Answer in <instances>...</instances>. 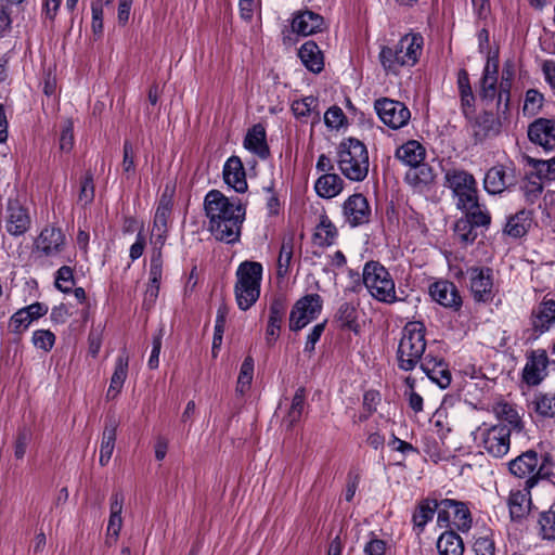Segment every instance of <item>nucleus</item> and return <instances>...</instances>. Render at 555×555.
Returning a JSON list of instances; mask_svg holds the SVG:
<instances>
[{
	"label": "nucleus",
	"mask_w": 555,
	"mask_h": 555,
	"mask_svg": "<svg viewBox=\"0 0 555 555\" xmlns=\"http://www.w3.org/2000/svg\"><path fill=\"white\" fill-rule=\"evenodd\" d=\"M209 231L216 240L233 244L240 240L246 207L236 197L229 198L218 190L209 191L204 201Z\"/></svg>",
	"instance_id": "1"
},
{
	"label": "nucleus",
	"mask_w": 555,
	"mask_h": 555,
	"mask_svg": "<svg viewBox=\"0 0 555 555\" xmlns=\"http://www.w3.org/2000/svg\"><path fill=\"white\" fill-rule=\"evenodd\" d=\"M425 349V325L421 322L406 323L397 350L398 367L406 372L414 370Z\"/></svg>",
	"instance_id": "2"
},
{
	"label": "nucleus",
	"mask_w": 555,
	"mask_h": 555,
	"mask_svg": "<svg viewBox=\"0 0 555 555\" xmlns=\"http://www.w3.org/2000/svg\"><path fill=\"white\" fill-rule=\"evenodd\" d=\"M338 166L341 173L351 181H363L369 173V153L364 143L354 138L344 140L339 145Z\"/></svg>",
	"instance_id": "3"
},
{
	"label": "nucleus",
	"mask_w": 555,
	"mask_h": 555,
	"mask_svg": "<svg viewBox=\"0 0 555 555\" xmlns=\"http://www.w3.org/2000/svg\"><path fill=\"white\" fill-rule=\"evenodd\" d=\"M262 264L257 261H243L236 270L234 286L235 299L241 310H248L260 296Z\"/></svg>",
	"instance_id": "4"
},
{
	"label": "nucleus",
	"mask_w": 555,
	"mask_h": 555,
	"mask_svg": "<svg viewBox=\"0 0 555 555\" xmlns=\"http://www.w3.org/2000/svg\"><path fill=\"white\" fill-rule=\"evenodd\" d=\"M363 284L378 301L393 304L397 301L395 282L388 270L378 261H367L363 268Z\"/></svg>",
	"instance_id": "5"
},
{
	"label": "nucleus",
	"mask_w": 555,
	"mask_h": 555,
	"mask_svg": "<svg viewBox=\"0 0 555 555\" xmlns=\"http://www.w3.org/2000/svg\"><path fill=\"white\" fill-rule=\"evenodd\" d=\"M480 446L491 456L501 459L511 448V428L503 423L478 429Z\"/></svg>",
	"instance_id": "6"
},
{
	"label": "nucleus",
	"mask_w": 555,
	"mask_h": 555,
	"mask_svg": "<svg viewBox=\"0 0 555 555\" xmlns=\"http://www.w3.org/2000/svg\"><path fill=\"white\" fill-rule=\"evenodd\" d=\"M323 299L319 294H309L296 301L289 315V328L297 332L315 320L322 311Z\"/></svg>",
	"instance_id": "7"
},
{
	"label": "nucleus",
	"mask_w": 555,
	"mask_h": 555,
	"mask_svg": "<svg viewBox=\"0 0 555 555\" xmlns=\"http://www.w3.org/2000/svg\"><path fill=\"white\" fill-rule=\"evenodd\" d=\"M374 108L379 119L391 129H400L408 125L411 113L404 103L388 98L377 99Z\"/></svg>",
	"instance_id": "8"
},
{
	"label": "nucleus",
	"mask_w": 555,
	"mask_h": 555,
	"mask_svg": "<svg viewBox=\"0 0 555 555\" xmlns=\"http://www.w3.org/2000/svg\"><path fill=\"white\" fill-rule=\"evenodd\" d=\"M444 179L446 185L457 197V207L464 203H472V198L477 196V183L469 172L462 169H450L446 172Z\"/></svg>",
	"instance_id": "9"
},
{
	"label": "nucleus",
	"mask_w": 555,
	"mask_h": 555,
	"mask_svg": "<svg viewBox=\"0 0 555 555\" xmlns=\"http://www.w3.org/2000/svg\"><path fill=\"white\" fill-rule=\"evenodd\" d=\"M66 248V236L60 228L46 227L34 242V251L40 257L54 258Z\"/></svg>",
	"instance_id": "10"
},
{
	"label": "nucleus",
	"mask_w": 555,
	"mask_h": 555,
	"mask_svg": "<svg viewBox=\"0 0 555 555\" xmlns=\"http://www.w3.org/2000/svg\"><path fill=\"white\" fill-rule=\"evenodd\" d=\"M470 292L477 301L487 302L492 299V270L487 267H470L466 270Z\"/></svg>",
	"instance_id": "11"
},
{
	"label": "nucleus",
	"mask_w": 555,
	"mask_h": 555,
	"mask_svg": "<svg viewBox=\"0 0 555 555\" xmlns=\"http://www.w3.org/2000/svg\"><path fill=\"white\" fill-rule=\"evenodd\" d=\"M516 184L517 176L515 169L503 165L490 168L483 180L485 189L490 194H500Z\"/></svg>",
	"instance_id": "12"
},
{
	"label": "nucleus",
	"mask_w": 555,
	"mask_h": 555,
	"mask_svg": "<svg viewBox=\"0 0 555 555\" xmlns=\"http://www.w3.org/2000/svg\"><path fill=\"white\" fill-rule=\"evenodd\" d=\"M548 358L545 350H533L522 370V380L529 386H538L547 376Z\"/></svg>",
	"instance_id": "13"
},
{
	"label": "nucleus",
	"mask_w": 555,
	"mask_h": 555,
	"mask_svg": "<svg viewBox=\"0 0 555 555\" xmlns=\"http://www.w3.org/2000/svg\"><path fill=\"white\" fill-rule=\"evenodd\" d=\"M530 141L544 149L545 152H555V120L539 118L528 128Z\"/></svg>",
	"instance_id": "14"
},
{
	"label": "nucleus",
	"mask_w": 555,
	"mask_h": 555,
	"mask_svg": "<svg viewBox=\"0 0 555 555\" xmlns=\"http://www.w3.org/2000/svg\"><path fill=\"white\" fill-rule=\"evenodd\" d=\"M346 221L351 227L367 223L371 217V208L367 199L362 194L349 196L343 206Z\"/></svg>",
	"instance_id": "15"
},
{
	"label": "nucleus",
	"mask_w": 555,
	"mask_h": 555,
	"mask_svg": "<svg viewBox=\"0 0 555 555\" xmlns=\"http://www.w3.org/2000/svg\"><path fill=\"white\" fill-rule=\"evenodd\" d=\"M429 294L436 302L446 308L456 311L462 307V298L452 282L442 280L433 283L429 287Z\"/></svg>",
	"instance_id": "16"
},
{
	"label": "nucleus",
	"mask_w": 555,
	"mask_h": 555,
	"mask_svg": "<svg viewBox=\"0 0 555 555\" xmlns=\"http://www.w3.org/2000/svg\"><path fill=\"white\" fill-rule=\"evenodd\" d=\"M30 227L27 210L17 202L10 199L7 206L5 229L14 236L24 234Z\"/></svg>",
	"instance_id": "17"
},
{
	"label": "nucleus",
	"mask_w": 555,
	"mask_h": 555,
	"mask_svg": "<svg viewBox=\"0 0 555 555\" xmlns=\"http://www.w3.org/2000/svg\"><path fill=\"white\" fill-rule=\"evenodd\" d=\"M538 452L534 450H527L508 462L509 473L517 478L526 479V481L533 477L538 478Z\"/></svg>",
	"instance_id": "18"
},
{
	"label": "nucleus",
	"mask_w": 555,
	"mask_h": 555,
	"mask_svg": "<svg viewBox=\"0 0 555 555\" xmlns=\"http://www.w3.org/2000/svg\"><path fill=\"white\" fill-rule=\"evenodd\" d=\"M224 182L238 193L247 190L246 173L240 157L231 156L223 167Z\"/></svg>",
	"instance_id": "19"
},
{
	"label": "nucleus",
	"mask_w": 555,
	"mask_h": 555,
	"mask_svg": "<svg viewBox=\"0 0 555 555\" xmlns=\"http://www.w3.org/2000/svg\"><path fill=\"white\" fill-rule=\"evenodd\" d=\"M555 323V300L544 299L532 311L531 324L533 331L538 334L547 332Z\"/></svg>",
	"instance_id": "20"
},
{
	"label": "nucleus",
	"mask_w": 555,
	"mask_h": 555,
	"mask_svg": "<svg viewBox=\"0 0 555 555\" xmlns=\"http://www.w3.org/2000/svg\"><path fill=\"white\" fill-rule=\"evenodd\" d=\"M498 93V63L488 60L480 79L479 96L485 102H493Z\"/></svg>",
	"instance_id": "21"
},
{
	"label": "nucleus",
	"mask_w": 555,
	"mask_h": 555,
	"mask_svg": "<svg viewBox=\"0 0 555 555\" xmlns=\"http://www.w3.org/2000/svg\"><path fill=\"white\" fill-rule=\"evenodd\" d=\"M286 305L283 299L275 298L269 309V321L266 331V341L269 346L273 345L280 335L281 323L284 318Z\"/></svg>",
	"instance_id": "22"
},
{
	"label": "nucleus",
	"mask_w": 555,
	"mask_h": 555,
	"mask_svg": "<svg viewBox=\"0 0 555 555\" xmlns=\"http://www.w3.org/2000/svg\"><path fill=\"white\" fill-rule=\"evenodd\" d=\"M323 17L312 11H305L297 14L292 23L295 33L301 36H309L320 31L323 26Z\"/></svg>",
	"instance_id": "23"
},
{
	"label": "nucleus",
	"mask_w": 555,
	"mask_h": 555,
	"mask_svg": "<svg viewBox=\"0 0 555 555\" xmlns=\"http://www.w3.org/2000/svg\"><path fill=\"white\" fill-rule=\"evenodd\" d=\"M292 111L295 117L302 122H308L309 119L312 124L320 121L319 100L315 96L309 95L295 100L292 103Z\"/></svg>",
	"instance_id": "24"
},
{
	"label": "nucleus",
	"mask_w": 555,
	"mask_h": 555,
	"mask_svg": "<svg viewBox=\"0 0 555 555\" xmlns=\"http://www.w3.org/2000/svg\"><path fill=\"white\" fill-rule=\"evenodd\" d=\"M530 490H512L508 495L507 505L513 520L522 519L530 511Z\"/></svg>",
	"instance_id": "25"
},
{
	"label": "nucleus",
	"mask_w": 555,
	"mask_h": 555,
	"mask_svg": "<svg viewBox=\"0 0 555 555\" xmlns=\"http://www.w3.org/2000/svg\"><path fill=\"white\" fill-rule=\"evenodd\" d=\"M244 146L262 159L269 156L270 152L266 142V130L263 126L257 124L248 130L244 140Z\"/></svg>",
	"instance_id": "26"
},
{
	"label": "nucleus",
	"mask_w": 555,
	"mask_h": 555,
	"mask_svg": "<svg viewBox=\"0 0 555 555\" xmlns=\"http://www.w3.org/2000/svg\"><path fill=\"white\" fill-rule=\"evenodd\" d=\"M117 426L118 423L114 417H108L106 420V424L102 434L99 459V462L102 466L107 465L113 455L116 441Z\"/></svg>",
	"instance_id": "27"
},
{
	"label": "nucleus",
	"mask_w": 555,
	"mask_h": 555,
	"mask_svg": "<svg viewBox=\"0 0 555 555\" xmlns=\"http://www.w3.org/2000/svg\"><path fill=\"white\" fill-rule=\"evenodd\" d=\"M500 122L492 113L479 115L472 125L473 135L476 142H482L486 138L499 132Z\"/></svg>",
	"instance_id": "28"
},
{
	"label": "nucleus",
	"mask_w": 555,
	"mask_h": 555,
	"mask_svg": "<svg viewBox=\"0 0 555 555\" xmlns=\"http://www.w3.org/2000/svg\"><path fill=\"white\" fill-rule=\"evenodd\" d=\"M298 55L302 64L310 72L318 74L323 69V55L320 48L314 41L309 40L305 42L300 47Z\"/></svg>",
	"instance_id": "29"
},
{
	"label": "nucleus",
	"mask_w": 555,
	"mask_h": 555,
	"mask_svg": "<svg viewBox=\"0 0 555 555\" xmlns=\"http://www.w3.org/2000/svg\"><path fill=\"white\" fill-rule=\"evenodd\" d=\"M457 208L465 212V218L463 219L472 224L476 227H487L490 224V214L486 206L478 202V195L472 198V203H464Z\"/></svg>",
	"instance_id": "30"
},
{
	"label": "nucleus",
	"mask_w": 555,
	"mask_h": 555,
	"mask_svg": "<svg viewBox=\"0 0 555 555\" xmlns=\"http://www.w3.org/2000/svg\"><path fill=\"white\" fill-rule=\"evenodd\" d=\"M425 155L424 146L415 140L408 141L396 151V157L410 168L424 162Z\"/></svg>",
	"instance_id": "31"
},
{
	"label": "nucleus",
	"mask_w": 555,
	"mask_h": 555,
	"mask_svg": "<svg viewBox=\"0 0 555 555\" xmlns=\"http://www.w3.org/2000/svg\"><path fill=\"white\" fill-rule=\"evenodd\" d=\"M439 555H463L464 543L453 530L441 533L436 543Z\"/></svg>",
	"instance_id": "32"
},
{
	"label": "nucleus",
	"mask_w": 555,
	"mask_h": 555,
	"mask_svg": "<svg viewBox=\"0 0 555 555\" xmlns=\"http://www.w3.org/2000/svg\"><path fill=\"white\" fill-rule=\"evenodd\" d=\"M354 302L344 301L338 306L334 320L339 323L341 328H347L354 333L359 332L358 309Z\"/></svg>",
	"instance_id": "33"
},
{
	"label": "nucleus",
	"mask_w": 555,
	"mask_h": 555,
	"mask_svg": "<svg viewBox=\"0 0 555 555\" xmlns=\"http://www.w3.org/2000/svg\"><path fill=\"white\" fill-rule=\"evenodd\" d=\"M531 227V211L521 209L511 216L506 222L504 232L515 238L524 236Z\"/></svg>",
	"instance_id": "34"
},
{
	"label": "nucleus",
	"mask_w": 555,
	"mask_h": 555,
	"mask_svg": "<svg viewBox=\"0 0 555 555\" xmlns=\"http://www.w3.org/2000/svg\"><path fill=\"white\" fill-rule=\"evenodd\" d=\"M128 362L129 359L127 356H119L116 360L115 370L111 378L109 387L106 392V398L115 399L116 396L120 392L124 383L127 378L128 373Z\"/></svg>",
	"instance_id": "35"
},
{
	"label": "nucleus",
	"mask_w": 555,
	"mask_h": 555,
	"mask_svg": "<svg viewBox=\"0 0 555 555\" xmlns=\"http://www.w3.org/2000/svg\"><path fill=\"white\" fill-rule=\"evenodd\" d=\"M437 508L438 502L436 500L426 499L420 502L412 516L417 534L424 531L425 526L433 519Z\"/></svg>",
	"instance_id": "36"
},
{
	"label": "nucleus",
	"mask_w": 555,
	"mask_h": 555,
	"mask_svg": "<svg viewBox=\"0 0 555 555\" xmlns=\"http://www.w3.org/2000/svg\"><path fill=\"white\" fill-rule=\"evenodd\" d=\"M344 181L336 173L321 176L314 185L315 192L323 198H332L343 190Z\"/></svg>",
	"instance_id": "37"
},
{
	"label": "nucleus",
	"mask_w": 555,
	"mask_h": 555,
	"mask_svg": "<svg viewBox=\"0 0 555 555\" xmlns=\"http://www.w3.org/2000/svg\"><path fill=\"white\" fill-rule=\"evenodd\" d=\"M446 507H451V515L453 516V524L460 531H467L472 526L470 513L463 502H457L450 499L442 500Z\"/></svg>",
	"instance_id": "38"
},
{
	"label": "nucleus",
	"mask_w": 555,
	"mask_h": 555,
	"mask_svg": "<svg viewBox=\"0 0 555 555\" xmlns=\"http://www.w3.org/2000/svg\"><path fill=\"white\" fill-rule=\"evenodd\" d=\"M171 201L166 196H162L153 222V232L158 238L165 237V234L167 232L168 219L171 212Z\"/></svg>",
	"instance_id": "39"
},
{
	"label": "nucleus",
	"mask_w": 555,
	"mask_h": 555,
	"mask_svg": "<svg viewBox=\"0 0 555 555\" xmlns=\"http://www.w3.org/2000/svg\"><path fill=\"white\" fill-rule=\"evenodd\" d=\"M295 237L294 234H287L283 237L279 258L276 274L279 278L287 275L294 253Z\"/></svg>",
	"instance_id": "40"
},
{
	"label": "nucleus",
	"mask_w": 555,
	"mask_h": 555,
	"mask_svg": "<svg viewBox=\"0 0 555 555\" xmlns=\"http://www.w3.org/2000/svg\"><path fill=\"white\" fill-rule=\"evenodd\" d=\"M496 417L511 428V431H521L524 423L518 412L508 403H500L494 408Z\"/></svg>",
	"instance_id": "41"
},
{
	"label": "nucleus",
	"mask_w": 555,
	"mask_h": 555,
	"mask_svg": "<svg viewBox=\"0 0 555 555\" xmlns=\"http://www.w3.org/2000/svg\"><path fill=\"white\" fill-rule=\"evenodd\" d=\"M435 175L433 169L422 162L421 164L411 167L405 173V180L413 186H423L434 181Z\"/></svg>",
	"instance_id": "42"
},
{
	"label": "nucleus",
	"mask_w": 555,
	"mask_h": 555,
	"mask_svg": "<svg viewBox=\"0 0 555 555\" xmlns=\"http://www.w3.org/2000/svg\"><path fill=\"white\" fill-rule=\"evenodd\" d=\"M337 236V229L327 216H321L314 232V241L321 246H330Z\"/></svg>",
	"instance_id": "43"
},
{
	"label": "nucleus",
	"mask_w": 555,
	"mask_h": 555,
	"mask_svg": "<svg viewBox=\"0 0 555 555\" xmlns=\"http://www.w3.org/2000/svg\"><path fill=\"white\" fill-rule=\"evenodd\" d=\"M305 400L306 389L304 387H299L293 397L291 408L283 421L287 428L294 427V425L300 420L305 409Z\"/></svg>",
	"instance_id": "44"
},
{
	"label": "nucleus",
	"mask_w": 555,
	"mask_h": 555,
	"mask_svg": "<svg viewBox=\"0 0 555 555\" xmlns=\"http://www.w3.org/2000/svg\"><path fill=\"white\" fill-rule=\"evenodd\" d=\"M538 463H539V468H538V473H537L538 478L533 477L530 480H527L526 481L527 489L534 488L540 481L548 480L554 475L552 472V468H551L553 465V457L551 454L545 453L540 456L538 455Z\"/></svg>",
	"instance_id": "45"
},
{
	"label": "nucleus",
	"mask_w": 555,
	"mask_h": 555,
	"mask_svg": "<svg viewBox=\"0 0 555 555\" xmlns=\"http://www.w3.org/2000/svg\"><path fill=\"white\" fill-rule=\"evenodd\" d=\"M520 190L529 203H534L543 191V181L534 172H531L522 181Z\"/></svg>",
	"instance_id": "46"
},
{
	"label": "nucleus",
	"mask_w": 555,
	"mask_h": 555,
	"mask_svg": "<svg viewBox=\"0 0 555 555\" xmlns=\"http://www.w3.org/2000/svg\"><path fill=\"white\" fill-rule=\"evenodd\" d=\"M254 376V359L250 356H247L240 370L236 392L240 395H244L250 387L251 380Z\"/></svg>",
	"instance_id": "47"
},
{
	"label": "nucleus",
	"mask_w": 555,
	"mask_h": 555,
	"mask_svg": "<svg viewBox=\"0 0 555 555\" xmlns=\"http://www.w3.org/2000/svg\"><path fill=\"white\" fill-rule=\"evenodd\" d=\"M405 49V56L411 61V65L417 62L422 51L423 38L420 35H405L401 38Z\"/></svg>",
	"instance_id": "48"
},
{
	"label": "nucleus",
	"mask_w": 555,
	"mask_h": 555,
	"mask_svg": "<svg viewBox=\"0 0 555 555\" xmlns=\"http://www.w3.org/2000/svg\"><path fill=\"white\" fill-rule=\"evenodd\" d=\"M535 412L543 417H555V393H540L534 400Z\"/></svg>",
	"instance_id": "49"
},
{
	"label": "nucleus",
	"mask_w": 555,
	"mask_h": 555,
	"mask_svg": "<svg viewBox=\"0 0 555 555\" xmlns=\"http://www.w3.org/2000/svg\"><path fill=\"white\" fill-rule=\"evenodd\" d=\"M529 163L533 166L534 173L544 180H555V157L547 160L530 159Z\"/></svg>",
	"instance_id": "50"
},
{
	"label": "nucleus",
	"mask_w": 555,
	"mask_h": 555,
	"mask_svg": "<svg viewBox=\"0 0 555 555\" xmlns=\"http://www.w3.org/2000/svg\"><path fill=\"white\" fill-rule=\"evenodd\" d=\"M382 67L387 73H396L399 67L398 56H396V50L392 47L383 46L378 55Z\"/></svg>",
	"instance_id": "51"
},
{
	"label": "nucleus",
	"mask_w": 555,
	"mask_h": 555,
	"mask_svg": "<svg viewBox=\"0 0 555 555\" xmlns=\"http://www.w3.org/2000/svg\"><path fill=\"white\" fill-rule=\"evenodd\" d=\"M75 285L73 269L62 266L55 274V286L63 293H69Z\"/></svg>",
	"instance_id": "52"
},
{
	"label": "nucleus",
	"mask_w": 555,
	"mask_h": 555,
	"mask_svg": "<svg viewBox=\"0 0 555 555\" xmlns=\"http://www.w3.org/2000/svg\"><path fill=\"white\" fill-rule=\"evenodd\" d=\"M228 307L222 304L219 306L217 310L216 324H215V333L212 339V349L219 348L222 344V336L224 333L225 319L228 315Z\"/></svg>",
	"instance_id": "53"
},
{
	"label": "nucleus",
	"mask_w": 555,
	"mask_h": 555,
	"mask_svg": "<svg viewBox=\"0 0 555 555\" xmlns=\"http://www.w3.org/2000/svg\"><path fill=\"white\" fill-rule=\"evenodd\" d=\"M539 524L543 539L555 540V508L541 514Z\"/></svg>",
	"instance_id": "54"
},
{
	"label": "nucleus",
	"mask_w": 555,
	"mask_h": 555,
	"mask_svg": "<svg viewBox=\"0 0 555 555\" xmlns=\"http://www.w3.org/2000/svg\"><path fill=\"white\" fill-rule=\"evenodd\" d=\"M475 228L477 227L469 221L460 219L455 223L454 231L462 243L472 244L477 237Z\"/></svg>",
	"instance_id": "55"
},
{
	"label": "nucleus",
	"mask_w": 555,
	"mask_h": 555,
	"mask_svg": "<svg viewBox=\"0 0 555 555\" xmlns=\"http://www.w3.org/2000/svg\"><path fill=\"white\" fill-rule=\"evenodd\" d=\"M94 197V184H93V176L90 172H87L83 179L81 180L80 191L78 195V202L86 206L93 201Z\"/></svg>",
	"instance_id": "56"
},
{
	"label": "nucleus",
	"mask_w": 555,
	"mask_h": 555,
	"mask_svg": "<svg viewBox=\"0 0 555 555\" xmlns=\"http://www.w3.org/2000/svg\"><path fill=\"white\" fill-rule=\"evenodd\" d=\"M33 318H30L26 313V310L22 308L11 317L9 327L11 332L20 334L26 328H28Z\"/></svg>",
	"instance_id": "57"
},
{
	"label": "nucleus",
	"mask_w": 555,
	"mask_h": 555,
	"mask_svg": "<svg viewBox=\"0 0 555 555\" xmlns=\"http://www.w3.org/2000/svg\"><path fill=\"white\" fill-rule=\"evenodd\" d=\"M55 341V335L49 330H38L33 334V343L35 347L44 351L52 349Z\"/></svg>",
	"instance_id": "58"
},
{
	"label": "nucleus",
	"mask_w": 555,
	"mask_h": 555,
	"mask_svg": "<svg viewBox=\"0 0 555 555\" xmlns=\"http://www.w3.org/2000/svg\"><path fill=\"white\" fill-rule=\"evenodd\" d=\"M74 146V125L70 119H66L62 125L60 135V150L63 152L72 151Z\"/></svg>",
	"instance_id": "59"
},
{
	"label": "nucleus",
	"mask_w": 555,
	"mask_h": 555,
	"mask_svg": "<svg viewBox=\"0 0 555 555\" xmlns=\"http://www.w3.org/2000/svg\"><path fill=\"white\" fill-rule=\"evenodd\" d=\"M346 117L338 106L330 107L324 114V122L328 128L338 129L344 125Z\"/></svg>",
	"instance_id": "60"
},
{
	"label": "nucleus",
	"mask_w": 555,
	"mask_h": 555,
	"mask_svg": "<svg viewBox=\"0 0 555 555\" xmlns=\"http://www.w3.org/2000/svg\"><path fill=\"white\" fill-rule=\"evenodd\" d=\"M163 274V259L160 250L153 254L150 263V282L151 284H160Z\"/></svg>",
	"instance_id": "61"
},
{
	"label": "nucleus",
	"mask_w": 555,
	"mask_h": 555,
	"mask_svg": "<svg viewBox=\"0 0 555 555\" xmlns=\"http://www.w3.org/2000/svg\"><path fill=\"white\" fill-rule=\"evenodd\" d=\"M164 336V326H160L157 334L153 337V347L152 352L149 359V367L154 370L158 367L159 364V353L162 349V339Z\"/></svg>",
	"instance_id": "62"
},
{
	"label": "nucleus",
	"mask_w": 555,
	"mask_h": 555,
	"mask_svg": "<svg viewBox=\"0 0 555 555\" xmlns=\"http://www.w3.org/2000/svg\"><path fill=\"white\" fill-rule=\"evenodd\" d=\"M325 326L326 321L318 323L312 327L311 332L307 336L304 352L310 356L314 351L315 344L319 341L321 335L323 334Z\"/></svg>",
	"instance_id": "63"
},
{
	"label": "nucleus",
	"mask_w": 555,
	"mask_h": 555,
	"mask_svg": "<svg viewBox=\"0 0 555 555\" xmlns=\"http://www.w3.org/2000/svg\"><path fill=\"white\" fill-rule=\"evenodd\" d=\"M474 550L477 555H494V542L488 537H480L474 543Z\"/></svg>",
	"instance_id": "64"
}]
</instances>
